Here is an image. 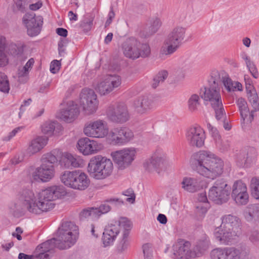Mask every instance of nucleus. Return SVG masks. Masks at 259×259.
Returning a JSON list of instances; mask_svg holds the SVG:
<instances>
[{
    "label": "nucleus",
    "instance_id": "f257e3e1",
    "mask_svg": "<svg viewBox=\"0 0 259 259\" xmlns=\"http://www.w3.org/2000/svg\"><path fill=\"white\" fill-rule=\"evenodd\" d=\"M66 194L63 186H52L42 190L35 196L33 192L27 188L20 189L16 197L26 205L27 211L31 213L40 214L47 211L55 206L54 201Z\"/></svg>",
    "mask_w": 259,
    "mask_h": 259
},
{
    "label": "nucleus",
    "instance_id": "f03ea898",
    "mask_svg": "<svg viewBox=\"0 0 259 259\" xmlns=\"http://www.w3.org/2000/svg\"><path fill=\"white\" fill-rule=\"evenodd\" d=\"M190 162L194 170L209 179H214L223 171V161L209 151L200 150L194 153Z\"/></svg>",
    "mask_w": 259,
    "mask_h": 259
},
{
    "label": "nucleus",
    "instance_id": "7ed1b4c3",
    "mask_svg": "<svg viewBox=\"0 0 259 259\" xmlns=\"http://www.w3.org/2000/svg\"><path fill=\"white\" fill-rule=\"evenodd\" d=\"M240 222L239 218L231 214L226 215L222 218L221 226L217 227L214 235L221 243L228 244L241 233Z\"/></svg>",
    "mask_w": 259,
    "mask_h": 259
},
{
    "label": "nucleus",
    "instance_id": "20e7f679",
    "mask_svg": "<svg viewBox=\"0 0 259 259\" xmlns=\"http://www.w3.org/2000/svg\"><path fill=\"white\" fill-rule=\"evenodd\" d=\"M113 169L112 161L105 157L96 156L88 164V171L90 176L97 180H102L111 175Z\"/></svg>",
    "mask_w": 259,
    "mask_h": 259
},
{
    "label": "nucleus",
    "instance_id": "39448f33",
    "mask_svg": "<svg viewBox=\"0 0 259 259\" xmlns=\"http://www.w3.org/2000/svg\"><path fill=\"white\" fill-rule=\"evenodd\" d=\"M41 164L36 167L31 174L33 179L36 181L46 182L51 180L54 176V164L58 159L52 153L44 154L41 159Z\"/></svg>",
    "mask_w": 259,
    "mask_h": 259
},
{
    "label": "nucleus",
    "instance_id": "423d86ee",
    "mask_svg": "<svg viewBox=\"0 0 259 259\" xmlns=\"http://www.w3.org/2000/svg\"><path fill=\"white\" fill-rule=\"evenodd\" d=\"M200 94L201 98L206 102V104H210L214 110L216 119L225 117V111L219 88L209 84V87L201 89Z\"/></svg>",
    "mask_w": 259,
    "mask_h": 259
},
{
    "label": "nucleus",
    "instance_id": "0eeeda50",
    "mask_svg": "<svg viewBox=\"0 0 259 259\" xmlns=\"http://www.w3.org/2000/svg\"><path fill=\"white\" fill-rule=\"evenodd\" d=\"M122 51L125 57L136 60L140 57H148L151 54V49L147 43H141L134 37L126 39L121 46Z\"/></svg>",
    "mask_w": 259,
    "mask_h": 259
},
{
    "label": "nucleus",
    "instance_id": "6e6552de",
    "mask_svg": "<svg viewBox=\"0 0 259 259\" xmlns=\"http://www.w3.org/2000/svg\"><path fill=\"white\" fill-rule=\"evenodd\" d=\"M56 238L60 242L59 249H66L73 246L76 242L78 234V228L73 222H66L58 228Z\"/></svg>",
    "mask_w": 259,
    "mask_h": 259
},
{
    "label": "nucleus",
    "instance_id": "1a4fd4ad",
    "mask_svg": "<svg viewBox=\"0 0 259 259\" xmlns=\"http://www.w3.org/2000/svg\"><path fill=\"white\" fill-rule=\"evenodd\" d=\"M186 29L181 26L174 28L167 35L164 42L167 45L166 48L160 51V57L169 56L174 53L182 44L185 38Z\"/></svg>",
    "mask_w": 259,
    "mask_h": 259
},
{
    "label": "nucleus",
    "instance_id": "9d476101",
    "mask_svg": "<svg viewBox=\"0 0 259 259\" xmlns=\"http://www.w3.org/2000/svg\"><path fill=\"white\" fill-rule=\"evenodd\" d=\"M231 188L223 179L217 180L208 192V198L215 203L221 204L230 198Z\"/></svg>",
    "mask_w": 259,
    "mask_h": 259
},
{
    "label": "nucleus",
    "instance_id": "9b49d317",
    "mask_svg": "<svg viewBox=\"0 0 259 259\" xmlns=\"http://www.w3.org/2000/svg\"><path fill=\"white\" fill-rule=\"evenodd\" d=\"M98 104L97 95L93 90H82L80 94V105L85 114L89 115L96 112Z\"/></svg>",
    "mask_w": 259,
    "mask_h": 259
},
{
    "label": "nucleus",
    "instance_id": "f8f14e48",
    "mask_svg": "<svg viewBox=\"0 0 259 259\" xmlns=\"http://www.w3.org/2000/svg\"><path fill=\"white\" fill-rule=\"evenodd\" d=\"M136 154V149L130 148L113 152L111 156L118 168L123 169L131 165L135 159Z\"/></svg>",
    "mask_w": 259,
    "mask_h": 259
},
{
    "label": "nucleus",
    "instance_id": "ddd939ff",
    "mask_svg": "<svg viewBox=\"0 0 259 259\" xmlns=\"http://www.w3.org/2000/svg\"><path fill=\"white\" fill-rule=\"evenodd\" d=\"M84 134L90 137L103 138L108 134L106 122L102 120L90 122L83 129Z\"/></svg>",
    "mask_w": 259,
    "mask_h": 259
},
{
    "label": "nucleus",
    "instance_id": "4468645a",
    "mask_svg": "<svg viewBox=\"0 0 259 259\" xmlns=\"http://www.w3.org/2000/svg\"><path fill=\"white\" fill-rule=\"evenodd\" d=\"M5 51L14 57H18L22 54L23 49L13 43L6 46L5 37L0 36V67L6 65L8 62Z\"/></svg>",
    "mask_w": 259,
    "mask_h": 259
},
{
    "label": "nucleus",
    "instance_id": "2eb2a0df",
    "mask_svg": "<svg viewBox=\"0 0 259 259\" xmlns=\"http://www.w3.org/2000/svg\"><path fill=\"white\" fill-rule=\"evenodd\" d=\"M121 78L116 74L109 75L97 87V91L101 95H106L120 86Z\"/></svg>",
    "mask_w": 259,
    "mask_h": 259
},
{
    "label": "nucleus",
    "instance_id": "dca6fc26",
    "mask_svg": "<svg viewBox=\"0 0 259 259\" xmlns=\"http://www.w3.org/2000/svg\"><path fill=\"white\" fill-rule=\"evenodd\" d=\"M108 119L113 122L123 123L129 120L130 116L127 106L123 103L110 107L107 111Z\"/></svg>",
    "mask_w": 259,
    "mask_h": 259
},
{
    "label": "nucleus",
    "instance_id": "f3484780",
    "mask_svg": "<svg viewBox=\"0 0 259 259\" xmlns=\"http://www.w3.org/2000/svg\"><path fill=\"white\" fill-rule=\"evenodd\" d=\"M133 137L132 131L126 127L114 128L108 134V139L113 144H125Z\"/></svg>",
    "mask_w": 259,
    "mask_h": 259
},
{
    "label": "nucleus",
    "instance_id": "a211bd4d",
    "mask_svg": "<svg viewBox=\"0 0 259 259\" xmlns=\"http://www.w3.org/2000/svg\"><path fill=\"white\" fill-rule=\"evenodd\" d=\"M125 223L122 218L118 220H114L112 223L105 229L103 233L102 242L104 247H107L113 244L117 235L121 229V224Z\"/></svg>",
    "mask_w": 259,
    "mask_h": 259
},
{
    "label": "nucleus",
    "instance_id": "6ab92c4d",
    "mask_svg": "<svg viewBox=\"0 0 259 259\" xmlns=\"http://www.w3.org/2000/svg\"><path fill=\"white\" fill-rule=\"evenodd\" d=\"M186 138L190 146L200 148L204 145L205 136L204 132L200 127L192 126L187 130Z\"/></svg>",
    "mask_w": 259,
    "mask_h": 259
},
{
    "label": "nucleus",
    "instance_id": "aec40b11",
    "mask_svg": "<svg viewBox=\"0 0 259 259\" xmlns=\"http://www.w3.org/2000/svg\"><path fill=\"white\" fill-rule=\"evenodd\" d=\"M23 22L27 29V33L31 36L37 35L40 31L42 25V18L35 17V14L32 12L26 14L23 18Z\"/></svg>",
    "mask_w": 259,
    "mask_h": 259
},
{
    "label": "nucleus",
    "instance_id": "412c9836",
    "mask_svg": "<svg viewBox=\"0 0 259 259\" xmlns=\"http://www.w3.org/2000/svg\"><path fill=\"white\" fill-rule=\"evenodd\" d=\"M232 197L238 205H245L248 201L246 185L241 181L235 182L232 187Z\"/></svg>",
    "mask_w": 259,
    "mask_h": 259
},
{
    "label": "nucleus",
    "instance_id": "4be33fe9",
    "mask_svg": "<svg viewBox=\"0 0 259 259\" xmlns=\"http://www.w3.org/2000/svg\"><path fill=\"white\" fill-rule=\"evenodd\" d=\"M190 243L188 241L184 240H180L172 246L174 257L185 259H189L191 257H195L197 254L195 251L190 250Z\"/></svg>",
    "mask_w": 259,
    "mask_h": 259
},
{
    "label": "nucleus",
    "instance_id": "5701e85b",
    "mask_svg": "<svg viewBox=\"0 0 259 259\" xmlns=\"http://www.w3.org/2000/svg\"><path fill=\"white\" fill-rule=\"evenodd\" d=\"M79 114L77 105L73 101H68L63 109L58 113V117L67 122L74 120Z\"/></svg>",
    "mask_w": 259,
    "mask_h": 259
},
{
    "label": "nucleus",
    "instance_id": "b1692460",
    "mask_svg": "<svg viewBox=\"0 0 259 259\" xmlns=\"http://www.w3.org/2000/svg\"><path fill=\"white\" fill-rule=\"evenodd\" d=\"M77 148L83 155H89L97 153L101 149V144L89 138H83L78 141Z\"/></svg>",
    "mask_w": 259,
    "mask_h": 259
},
{
    "label": "nucleus",
    "instance_id": "393cba45",
    "mask_svg": "<svg viewBox=\"0 0 259 259\" xmlns=\"http://www.w3.org/2000/svg\"><path fill=\"white\" fill-rule=\"evenodd\" d=\"M59 241L57 238H53L37 246L35 252L39 259H49V254L48 252L55 248L59 249Z\"/></svg>",
    "mask_w": 259,
    "mask_h": 259
},
{
    "label": "nucleus",
    "instance_id": "a878e982",
    "mask_svg": "<svg viewBox=\"0 0 259 259\" xmlns=\"http://www.w3.org/2000/svg\"><path fill=\"white\" fill-rule=\"evenodd\" d=\"M133 107L139 114H146L153 108V101L148 97H140L134 101Z\"/></svg>",
    "mask_w": 259,
    "mask_h": 259
},
{
    "label": "nucleus",
    "instance_id": "bb28decb",
    "mask_svg": "<svg viewBox=\"0 0 259 259\" xmlns=\"http://www.w3.org/2000/svg\"><path fill=\"white\" fill-rule=\"evenodd\" d=\"M227 259H247L249 254L245 246L227 247Z\"/></svg>",
    "mask_w": 259,
    "mask_h": 259
},
{
    "label": "nucleus",
    "instance_id": "cd10ccee",
    "mask_svg": "<svg viewBox=\"0 0 259 259\" xmlns=\"http://www.w3.org/2000/svg\"><path fill=\"white\" fill-rule=\"evenodd\" d=\"M60 162L61 165L67 168L79 167L83 164V161L81 158L68 153H64Z\"/></svg>",
    "mask_w": 259,
    "mask_h": 259
},
{
    "label": "nucleus",
    "instance_id": "c85d7f7f",
    "mask_svg": "<svg viewBox=\"0 0 259 259\" xmlns=\"http://www.w3.org/2000/svg\"><path fill=\"white\" fill-rule=\"evenodd\" d=\"M90 182L88 176L84 172L75 170L72 189L84 190L88 187Z\"/></svg>",
    "mask_w": 259,
    "mask_h": 259
},
{
    "label": "nucleus",
    "instance_id": "c756f323",
    "mask_svg": "<svg viewBox=\"0 0 259 259\" xmlns=\"http://www.w3.org/2000/svg\"><path fill=\"white\" fill-rule=\"evenodd\" d=\"M48 139L45 136L38 137L33 139L27 149V153L29 155L39 152L47 144Z\"/></svg>",
    "mask_w": 259,
    "mask_h": 259
},
{
    "label": "nucleus",
    "instance_id": "7c9ffc66",
    "mask_svg": "<svg viewBox=\"0 0 259 259\" xmlns=\"http://www.w3.org/2000/svg\"><path fill=\"white\" fill-rule=\"evenodd\" d=\"M9 212L15 217L19 218L23 215L27 211L26 205L16 197L9 205Z\"/></svg>",
    "mask_w": 259,
    "mask_h": 259
},
{
    "label": "nucleus",
    "instance_id": "2f4dec72",
    "mask_svg": "<svg viewBox=\"0 0 259 259\" xmlns=\"http://www.w3.org/2000/svg\"><path fill=\"white\" fill-rule=\"evenodd\" d=\"M122 221L125 223L121 224V228L124 229L122 233V239L119 245V249L123 251L127 248L128 245V237L130 234V231L132 227V223L127 218H122Z\"/></svg>",
    "mask_w": 259,
    "mask_h": 259
},
{
    "label": "nucleus",
    "instance_id": "473e14b6",
    "mask_svg": "<svg viewBox=\"0 0 259 259\" xmlns=\"http://www.w3.org/2000/svg\"><path fill=\"white\" fill-rule=\"evenodd\" d=\"M109 203L118 206L123 204V201L119 198H110L106 200L99 207H95V210L98 218L102 214L106 213L111 210Z\"/></svg>",
    "mask_w": 259,
    "mask_h": 259
},
{
    "label": "nucleus",
    "instance_id": "72a5a7b5",
    "mask_svg": "<svg viewBox=\"0 0 259 259\" xmlns=\"http://www.w3.org/2000/svg\"><path fill=\"white\" fill-rule=\"evenodd\" d=\"M182 187L189 192H195L202 188V182L192 178H184L181 183Z\"/></svg>",
    "mask_w": 259,
    "mask_h": 259
},
{
    "label": "nucleus",
    "instance_id": "f704fd0d",
    "mask_svg": "<svg viewBox=\"0 0 259 259\" xmlns=\"http://www.w3.org/2000/svg\"><path fill=\"white\" fill-rule=\"evenodd\" d=\"M151 157L156 168L157 172L159 173L160 170L162 169L165 166L166 163L165 154L161 150L158 149L156 150Z\"/></svg>",
    "mask_w": 259,
    "mask_h": 259
},
{
    "label": "nucleus",
    "instance_id": "c9c22d12",
    "mask_svg": "<svg viewBox=\"0 0 259 259\" xmlns=\"http://www.w3.org/2000/svg\"><path fill=\"white\" fill-rule=\"evenodd\" d=\"M228 76L229 75L228 73L224 70L220 71H214L211 73V79L209 81V84L214 87L215 86L217 88H219V84L221 82L223 83L225 80H226Z\"/></svg>",
    "mask_w": 259,
    "mask_h": 259
},
{
    "label": "nucleus",
    "instance_id": "e433bc0d",
    "mask_svg": "<svg viewBox=\"0 0 259 259\" xmlns=\"http://www.w3.org/2000/svg\"><path fill=\"white\" fill-rule=\"evenodd\" d=\"M245 217L248 221H251L259 217V204L249 205L245 212Z\"/></svg>",
    "mask_w": 259,
    "mask_h": 259
},
{
    "label": "nucleus",
    "instance_id": "4c0bfd02",
    "mask_svg": "<svg viewBox=\"0 0 259 259\" xmlns=\"http://www.w3.org/2000/svg\"><path fill=\"white\" fill-rule=\"evenodd\" d=\"M162 22L160 19L155 17L150 20V26L148 27V32L145 35V37H149L155 33L161 27Z\"/></svg>",
    "mask_w": 259,
    "mask_h": 259
},
{
    "label": "nucleus",
    "instance_id": "58836bf2",
    "mask_svg": "<svg viewBox=\"0 0 259 259\" xmlns=\"http://www.w3.org/2000/svg\"><path fill=\"white\" fill-rule=\"evenodd\" d=\"M75 175V170L70 171H65L60 176V180L62 183H63L65 186L72 188V183L74 181V177Z\"/></svg>",
    "mask_w": 259,
    "mask_h": 259
},
{
    "label": "nucleus",
    "instance_id": "ea45409f",
    "mask_svg": "<svg viewBox=\"0 0 259 259\" xmlns=\"http://www.w3.org/2000/svg\"><path fill=\"white\" fill-rule=\"evenodd\" d=\"M223 84L229 92H234L236 90L238 91L242 90V84L238 81H233L229 76L225 80Z\"/></svg>",
    "mask_w": 259,
    "mask_h": 259
},
{
    "label": "nucleus",
    "instance_id": "a19ab883",
    "mask_svg": "<svg viewBox=\"0 0 259 259\" xmlns=\"http://www.w3.org/2000/svg\"><path fill=\"white\" fill-rule=\"evenodd\" d=\"M236 103L238 107L241 118L243 121H244L249 113L247 103L245 99L242 98H239L237 100Z\"/></svg>",
    "mask_w": 259,
    "mask_h": 259
},
{
    "label": "nucleus",
    "instance_id": "79ce46f5",
    "mask_svg": "<svg viewBox=\"0 0 259 259\" xmlns=\"http://www.w3.org/2000/svg\"><path fill=\"white\" fill-rule=\"evenodd\" d=\"M242 58L245 61L246 65L252 76L254 78H258V72L254 63L250 60V58L245 53L242 55Z\"/></svg>",
    "mask_w": 259,
    "mask_h": 259
},
{
    "label": "nucleus",
    "instance_id": "37998d69",
    "mask_svg": "<svg viewBox=\"0 0 259 259\" xmlns=\"http://www.w3.org/2000/svg\"><path fill=\"white\" fill-rule=\"evenodd\" d=\"M227 247L216 248L211 250L210 257L211 259H227Z\"/></svg>",
    "mask_w": 259,
    "mask_h": 259
},
{
    "label": "nucleus",
    "instance_id": "c03bdc74",
    "mask_svg": "<svg viewBox=\"0 0 259 259\" xmlns=\"http://www.w3.org/2000/svg\"><path fill=\"white\" fill-rule=\"evenodd\" d=\"M168 76V72L166 70L160 71L153 78L152 87L156 88L160 83H162L166 79Z\"/></svg>",
    "mask_w": 259,
    "mask_h": 259
},
{
    "label": "nucleus",
    "instance_id": "a18cd8bd",
    "mask_svg": "<svg viewBox=\"0 0 259 259\" xmlns=\"http://www.w3.org/2000/svg\"><path fill=\"white\" fill-rule=\"evenodd\" d=\"M13 2L12 10L14 12L24 13L25 11L26 8L28 5L27 0H13Z\"/></svg>",
    "mask_w": 259,
    "mask_h": 259
},
{
    "label": "nucleus",
    "instance_id": "49530a36",
    "mask_svg": "<svg viewBox=\"0 0 259 259\" xmlns=\"http://www.w3.org/2000/svg\"><path fill=\"white\" fill-rule=\"evenodd\" d=\"M200 105L199 96L197 94H193L188 100V107L191 111L197 110L198 107Z\"/></svg>",
    "mask_w": 259,
    "mask_h": 259
},
{
    "label": "nucleus",
    "instance_id": "de8ad7c7",
    "mask_svg": "<svg viewBox=\"0 0 259 259\" xmlns=\"http://www.w3.org/2000/svg\"><path fill=\"white\" fill-rule=\"evenodd\" d=\"M57 124L55 122L51 121H47L45 122L41 126V131L46 135L51 136L53 135L55 129L56 128V124Z\"/></svg>",
    "mask_w": 259,
    "mask_h": 259
},
{
    "label": "nucleus",
    "instance_id": "09e8293b",
    "mask_svg": "<svg viewBox=\"0 0 259 259\" xmlns=\"http://www.w3.org/2000/svg\"><path fill=\"white\" fill-rule=\"evenodd\" d=\"M248 97L252 107L255 111L259 110V99L257 94L255 90L249 91L248 93Z\"/></svg>",
    "mask_w": 259,
    "mask_h": 259
},
{
    "label": "nucleus",
    "instance_id": "8fccbe9b",
    "mask_svg": "<svg viewBox=\"0 0 259 259\" xmlns=\"http://www.w3.org/2000/svg\"><path fill=\"white\" fill-rule=\"evenodd\" d=\"M10 90L9 82L7 76L0 72V91L8 93Z\"/></svg>",
    "mask_w": 259,
    "mask_h": 259
},
{
    "label": "nucleus",
    "instance_id": "3c124183",
    "mask_svg": "<svg viewBox=\"0 0 259 259\" xmlns=\"http://www.w3.org/2000/svg\"><path fill=\"white\" fill-rule=\"evenodd\" d=\"M217 148L222 152H225L228 151L230 146V143L229 140L227 139H222L221 137L215 141Z\"/></svg>",
    "mask_w": 259,
    "mask_h": 259
},
{
    "label": "nucleus",
    "instance_id": "603ef678",
    "mask_svg": "<svg viewBox=\"0 0 259 259\" xmlns=\"http://www.w3.org/2000/svg\"><path fill=\"white\" fill-rule=\"evenodd\" d=\"M250 188L252 196L259 199V179L254 178L251 180Z\"/></svg>",
    "mask_w": 259,
    "mask_h": 259
},
{
    "label": "nucleus",
    "instance_id": "864d4df0",
    "mask_svg": "<svg viewBox=\"0 0 259 259\" xmlns=\"http://www.w3.org/2000/svg\"><path fill=\"white\" fill-rule=\"evenodd\" d=\"M79 215L81 220L87 219L90 217L93 219L97 218L95 207H89L84 209L80 212Z\"/></svg>",
    "mask_w": 259,
    "mask_h": 259
},
{
    "label": "nucleus",
    "instance_id": "5fc2aeb1",
    "mask_svg": "<svg viewBox=\"0 0 259 259\" xmlns=\"http://www.w3.org/2000/svg\"><path fill=\"white\" fill-rule=\"evenodd\" d=\"M29 72L23 67H20L18 70V81L20 83H25L28 80Z\"/></svg>",
    "mask_w": 259,
    "mask_h": 259
},
{
    "label": "nucleus",
    "instance_id": "6e6d98bb",
    "mask_svg": "<svg viewBox=\"0 0 259 259\" xmlns=\"http://www.w3.org/2000/svg\"><path fill=\"white\" fill-rule=\"evenodd\" d=\"M143 166L144 169L149 172H152L153 171L157 172L151 157L145 161L143 163Z\"/></svg>",
    "mask_w": 259,
    "mask_h": 259
},
{
    "label": "nucleus",
    "instance_id": "4d7b16f0",
    "mask_svg": "<svg viewBox=\"0 0 259 259\" xmlns=\"http://www.w3.org/2000/svg\"><path fill=\"white\" fill-rule=\"evenodd\" d=\"M122 195L129 197L126 201L131 203H134L135 201L136 196L134 191L132 189H128L122 192Z\"/></svg>",
    "mask_w": 259,
    "mask_h": 259
},
{
    "label": "nucleus",
    "instance_id": "13d9d810",
    "mask_svg": "<svg viewBox=\"0 0 259 259\" xmlns=\"http://www.w3.org/2000/svg\"><path fill=\"white\" fill-rule=\"evenodd\" d=\"M209 207V205L208 203L203 204V205H199L196 206V213L201 218L203 217V215L206 213L207 211V208Z\"/></svg>",
    "mask_w": 259,
    "mask_h": 259
},
{
    "label": "nucleus",
    "instance_id": "bf43d9fd",
    "mask_svg": "<svg viewBox=\"0 0 259 259\" xmlns=\"http://www.w3.org/2000/svg\"><path fill=\"white\" fill-rule=\"evenodd\" d=\"M143 251L145 258L150 259L152 255V250L151 248V245L149 243H146L143 245Z\"/></svg>",
    "mask_w": 259,
    "mask_h": 259
},
{
    "label": "nucleus",
    "instance_id": "052dcab7",
    "mask_svg": "<svg viewBox=\"0 0 259 259\" xmlns=\"http://www.w3.org/2000/svg\"><path fill=\"white\" fill-rule=\"evenodd\" d=\"M207 127L211 133L212 137L213 138L214 141L221 138V136L219 134V131L215 127L212 126L209 123L207 124Z\"/></svg>",
    "mask_w": 259,
    "mask_h": 259
},
{
    "label": "nucleus",
    "instance_id": "680f3d73",
    "mask_svg": "<svg viewBox=\"0 0 259 259\" xmlns=\"http://www.w3.org/2000/svg\"><path fill=\"white\" fill-rule=\"evenodd\" d=\"M60 65L61 63L59 61L53 60L50 65V71L53 73H57L60 69Z\"/></svg>",
    "mask_w": 259,
    "mask_h": 259
},
{
    "label": "nucleus",
    "instance_id": "e2e57ef3",
    "mask_svg": "<svg viewBox=\"0 0 259 259\" xmlns=\"http://www.w3.org/2000/svg\"><path fill=\"white\" fill-rule=\"evenodd\" d=\"M217 120L223 123V127L226 130L229 131L231 130V125L229 121L227 119V115L226 113L225 117L220 119H217Z\"/></svg>",
    "mask_w": 259,
    "mask_h": 259
},
{
    "label": "nucleus",
    "instance_id": "0e129e2a",
    "mask_svg": "<svg viewBox=\"0 0 259 259\" xmlns=\"http://www.w3.org/2000/svg\"><path fill=\"white\" fill-rule=\"evenodd\" d=\"M19 259H39L37 255L35 252V254L33 255H27L24 253H20L18 255Z\"/></svg>",
    "mask_w": 259,
    "mask_h": 259
},
{
    "label": "nucleus",
    "instance_id": "69168bd1",
    "mask_svg": "<svg viewBox=\"0 0 259 259\" xmlns=\"http://www.w3.org/2000/svg\"><path fill=\"white\" fill-rule=\"evenodd\" d=\"M250 240L255 243L259 241V232L258 231H253L251 232L249 237Z\"/></svg>",
    "mask_w": 259,
    "mask_h": 259
},
{
    "label": "nucleus",
    "instance_id": "338daca9",
    "mask_svg": "<svg viewBox=\"0 0 259 259\" xmlns=\"http://www.w3.org/2000/svg\"><path fill=\"white\" fill-rule=\"evenodd\" d=\"M22 128V127H18L15 128L11 132H10L9 133V135L7 137H6L4 138V140H6V141H9V140H10Z\"/></svg>",
    "mask_w": 259,
    "mask_h": 259
},
{
    "label": "nucleus",
    "instance_id": "774afa93",
    "mask_svg": "<svg viewBox=\"0 0 259 259\" xmlns=\"http://www.w3.org/2000/svg\"><path fill=\"white\" fill-rule=\"evenodd\" d=\"M92 22L91 21H83L80 24V27L83 29L84 31H88L91 28Z\"/></svg>",
    "mask_w": 259,
    "mask_h": 259
}]
</instances>
